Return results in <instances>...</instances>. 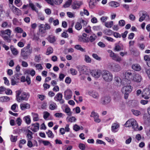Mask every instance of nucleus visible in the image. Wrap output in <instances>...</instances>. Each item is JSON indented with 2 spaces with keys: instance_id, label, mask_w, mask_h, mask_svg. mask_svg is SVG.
<instances>
[{
  "instance_id": "nucleus-1",
  "label": "nucleus",
  "mask_w": 150,
  "mask_h": 150,
  "mask_svg": "<svg viewBox=\"0 0 150 150\" xmlns=\"http://www.w3.org/2000/svg\"><path fill=\"white\" fill-rule=\"evenodd\" d=\"M16 93V99L18 102H21L23 101H27L30 96L29 93L22 92L20 90L17 91Z\"/></svg>"
},
{
  "instance_id": "nucleus-2",
  "label": "nucleus",
  "mask_w": 150,
  "mask_h": 150,
  "mask_svg": "<svg viewBox=\"0 0 150 150\" xmlns=\"http://www.w3.org/2000/svg\"><path fill=\"white\" fill-rule=\"evenodd\" d=\"M125 126L127 127H132L133 129L135 131L141 130L142 129V126H140L139 128L137 122L134 119H131L127 120L125 123Z\"/></svg>"
},
{
  "instance_id": "nucleus-3",
  "label": "nucleus",
  "mask_w": 150,
  "mask_h": 150,
  "mask_svg": "<svg viewBox=\"0 0 150 150\" xmlns=\"http://www.w3.org/2000/svg\"><path fill=\"white\" fill-rule=\"evenodd\" d=\"M30 45L27 44V46L21 50V56L23 59L26 60L28 58L29 55L32 52V48H30Z\"/></svg>"
},
{
  "instance_id": "nucleus-4",
  "label": "nucleus",
  "mask_w": 150,
  "mask_h": 150,
  "mask_svg": "<svg viewBox=\"0 0 150 150\" xmlns=\"http://www.w3.org/2000/svg\"><path fill=\"white\" fill-rule=\"evenodd\" d=\"M11 31L10 29L0 30V36L4 40L7 42H11L10 38L11 34Z\"/></svg>"
},
{
  "instance_id": "nucleus-5",
  "label": "nucleus",
  "mask_w": 150,
  "mask_h": 150,
  "mask_svg": "<svg viewBox=\"0 0 150 150\" xmlns=\"http://www.w3.org/2000/svg\"><path fill=\"white\" fill-rule=\"evenodd\" d=\"M102 76L103 79L106 81H110L112 79V74L108 71L103 70L102 71Z\"/></svg>"
},
{
  "instance_id": "nucleus-6",
  "label": "nucleus",
  "mask_w": 150,
  "mask_h": 150,
  "mask_svg": "<svg viewBox=\"0 0 150 150\" xmlns=\"http://www.w3.org/2000/svg\"><path fill=\"white\" fill-rule=\"evenodd\" d=\"M132 87L130 85H127L125 86L122 89V92L125 94L124 98L125 99H127L129 93L132 91Z\"/></svg>"
},
{
  "instance_id": "nucleus-7",
  "label": "nucleus",
  "mask_w": 150,
  "mask_h": 150,
  "mask_svg": "<svg viewBox=\"0 0 150 150\" xmlns=\"http://www.w3.org/2000/svg\"><path fill=\"white\" fill-rule=\"evenodd\" d=\"M108 67L112 71L117 72L121 70V68L118 64L113 63H110L108 65Z\"/></svg>"
},
{
  "instance_id": "nucleus-8",
  "label": "nucleus",
  "mask_w": 150,
  "mask_h": 150,
  "mask_svg": "<svg viewBox=\"0 0 150 150\" xmlns=\"http://www.w3.org/2000/svg\"><path fill=\"white\" fill-rule=\"evenodd\" d=\"M91 74L94 78H98L102 74V72L100 70H93L91 71Z\"/></svg>"
},
{
  "instance_id": "nucleus-9",
  "label": "nucleus",
  "mask_w": 150,
  "mask_h": 150,
  "mask_svg": "<svg viewBox=\"0 0 150 150\" xmlns=\"http://www.w3.org/2000/svg\"><path fill=\"white\" fill-rule=\"evenodd\" d=\"M62 95L61 93H58L54 97V99L56 101H59L60 103L63 104L64 102V100L62 99Z\"/></svg>"
},
{
  "instance_id": "nucleus-10",
  "label": "nucleus",
  "mask_w": 150,
  "mask_h": 150,
  "mask_svg": "<svg viewBox=\"0 0 150 150\" xmlns=\"http://www.w3.org/2000/svg\"><path fill=\"white\" fill-rule=\"evenodd\" d=\"M142 96L145 99H148L150 97V90L146 88L142 93Z\"/></svg>"
},
{
  "instance_id": "nucleus-11",
  "label": "nucleus",
  "mask_w": 150,
  "mask_h": 150,
  "mask_svg": "<svg viewBox=\"0 0 150 150\" xmlns=\"http://www.w3.org/2000/svg\"><path fill=\"white\" fill-rule=\"evenodd\" d=\"M111 100V98L109 96L103 97L101 98V103L103 105H106L110 102Z\"/></svg>"
},
{
  "instance_id": "nucleus-12",
  "label": "nucleus",
  "mask_w": 150,
  "mask_h": 150,
  "mask_svg": "<svg viewBox=\"0 0 150 150\" xmlns=\"http://www.w3.org/2000/svg\"><path fill=\"white\" fill-rule=\"evenodd\" d=\"M72 92L70 89H67L64 92V97L66 100H68L71 98Z\"/></svg>"
},
{
  "instance_id": "nucleus-13",
  "label": "nucleus",
  "mask_w": 150,
  "mask_h": 150,
  "mask_svg": "<svg viewBox=\"0 0 150 150\" xmlns=\"http://www.w3.org/2000/svg\"><path fill=\"white\" fill-rule=\"evenodd\" d=\"M142 79L141 76L138 74H134L133 77L132 81L137 83L140 82Z\"/></svg>"
},
{
  "instance_id": "nucleus-14",
  "label": "nucleus",
  "mask_w": 150,
  "mask_h": 150,
  "mask_svg": "<svg viewBox=\"0 0 150 150\" xmlns=\"http://www.w3.org/2000/svg\"><path fill=\"white\" fill-rule=\"evenodd\" d=\"M76 68L78 69L80 75L86 73V69L84 66H76Z\"/></svg>"
},
{
  "instance_id": "nucleus-15",
  "label": "nucleus",
  "mask_w": 150,
  "mask_h": 150,
  "mask_svg": "<svg viewBox=\"0 0 150 150\" xmlns=\"http://www.w3.org/2000/svg\"><path fill=\"white\" fill-rule=\"evenodd\" d=\"M82 2L79 1H77L74 2L72 4V6L73 9H78L80 6L82 4Z\"/></svg>"
},
{
  "instance_id": "nucleus-16",
  "label": "nucleus",
  "mask_w": 150,
  "mask_h": 150,
  "mask_svg": "<svg viewBox=\"0 0 150 150\" xmlns=\"http://www.w3.org/2000/svg\"><path fill=\"white\" fill-rule=\"evenodd\" d=\"M20 106L21 109L22 110L30 108V105L27 103H22L21 104Z\"/></svg>"
},
{
  "instance_id": "nucleus-17",
  "label": "nucleus",
  "mask_w": 150,
  "mask_h": 150,
  "mask_svg": "<svg viewBox=\"0 0 150 150\" xmlns=\"http://www.w3.org/2000/svg\"><path fill=\"white\" fill-rule=\"evenodd\" d=\"M89 95L95 99H98L99 96L98 93L94 91H90L88 92Z\"/></svg>"
},
{
  "instance_id": "nucleus-18",
  "label": "nucleus",
  "mask_w": 150,
  "mask_h": 150,
  "mask_svg": "<svg viewBox=\"0 0 150 150\" xmlns=\"http://www.w3.org/2000/svg\"><path fill=\"white\" fill-rule=\"evenodd\" d=\"M39 124L37 123L35 124H32V126L30 128V129L34 132H36L39 129Z\"/></svg>"
},
{
  "instance_id": "nucleus-19",
  "label": "nucleus",
  "mask_w": 150,
  "mask_h": 150,
  "mask_svg": "<svg viewBox=\"0 0 150 150\" xmlns=\"http://www.w3.org/2000/svg\"><path fill=\"white\" fill-rule=\"evenodd\" d=\"M125 76L126 79L129 80H132L134 74H132L131 72L127 71L125 72Z\"/></svg>"
},
{
  "instance_id": "nucleus-20",
  "label": "nucleus",
  "mask_w": 150,
  "mask_h": 150,
  "mask_svg": "<svg viewBox=\"0 0 150 150\" xmlns=\"http://www.w3.org/2000/svg\"><path fill=\"white\" fill-rule=\"evenodd\" d=\"M10 8L11 9L12 11L16 14H18L20 13L21 10L18 8H16L13 6H9Z\"/></svg>"
},
{
  "instance_id": "nucleus-21",
  "label": "nucleus",
  "mask_w": 150,
  "mask_h": 150,
  "mask_svg": "<svg viewBox=\"0 0 150 150\" xmlns=\"http://www.w3.org/2000/svg\"><path fill=\"white\" fill-rule=\"evenodd\" d=\"M10 49L12 54L14 55H16L18 53V52L16 48H15L13 45H11L10 47Z\"/></svg>"
},
{
  "instance_id": "nucleus-22",
  "label": "nucleus",
  "mask_w": 150,
  "mask_h": 150,
  "mask_svg": "<svg viewBox=\"0 0 150 150\" xmlns=\"http://www.w3.org/2000/svg\"><path fill=\"white\" fill-rule=\"evenodd\" d=\"M29 6L30 7L33 11H34L37 13L38 12V10L37 9L35 5L30 1H29Z\"/></svg>"
},
{
  "instance_id": "nucleus-23",
  "label": "nucleus",
  "mask_w": 150,
  "mask_h": 150,
  "mask_svg": "<svg viewBox=\"0 0 150 150\" xmlns=\"http://www.w3.org/2000/svg\"><path fill=\"white\" fill-rule=\"evenodd\" d=\"M132 68L133 70L137 71H139L141 69V66L138 64H135L133 65L132 66Z\"/></svg>"
},
{
  "instance_id": "nucleus-24",
  "label": "nucleus",
  "mask_w": 150,
  "mask_h": 150,
  "mask_svg": "<svg viewBox=\"0 0 150 150\" xmlns=\"http://www.w3.org/2000/svg\"><path fill=\"white\" fill-rule=\"evenodd\" d=\"M49 42L50 43H53L55 41V37L52 35H50L47 38Z\"/></svg>"
},
{
  "instance_id": "nucleus-25",
  "label": "nucleus",
  "mask_w": 150,
  "mask_h": 150,
  "mask_svg": "<svg viewBox=\"0 0 150 150\" xmlns=\"http://www.w3.org/2000/svg\"><path fill=\"white\" fill-rule=\"evenodd\" d=\"M63 111L67 114V115L69 116L71 115L72 112L71 111L70 108L69 107H67L65 108Z\"/></svg>"
},
{
  "instance_id": "nucleus-26",
  "label": "nucleus",
  "mask_w": 150,
  "mask_h": 150,
  "mask_svg": "<svg viewBox=\"0 0 150 150\" xmlns=\"http://www.w3.org/2000/svg\"><path fill=\"white\" fill-rule=\"evenodd\" d=\"M113 25V21H110L109 22H105L104 23L105 26L107 28H111Z\"/></svg>"
},
{
  "instance_id": "nucleus-27",
  "label": "nucleus",
  "mask_w": 150,
  "mask_h": 150,
  "mask_svg": "<svg viewBox=\"0 0 150 150\" xmlns=\"http://www.w3.org/2000/svg\"><path fill=\"white\" fill-rule=\"evenodd\" d=\"M44 25L43 24H40L38 26L39 32L41 34L45 33V30H44Z\"/></svg>"
},
{
  "instance_id": "nucleus-28",
  "label": "nucleus",
  "mask_w": 150,
  "mask_h": 150,
  "mask_svg": "<svg viewBox=\"0 0 150 150\" xmlns=\"http://www.w3.org/2000/svg\"><path fill=\"white\" fill-rule=\"evenodd\" d=\"M96 1L95 0H91L89 2V6L91 8L94 7L96 4Z\"/></svg>"
},
{
  "instance_id": "nucleus-29",
  "label": "nucleus",
  "mask_w": 150,
  "mask_h": 150,
  "mask_svg": "<svg viewBox=\"0 0 150 150\" xmlns=\"http://www.w3.org/2000/svg\"><path fill=\"white\" fill-rule=\"evenodd\" d=\"M74 48L77 50H79L82 52H86L85 49L83 48L82 47L81 45H75L74 46Z\"/></svg>"
},
{
  "instance_id": "nucleus-30",
  "label": "nucleus",
  "mask_w": 150,
  "mask_h": 150,
  "mask_svg": "<svg viewBox=\"0 0 150 150\" xmlns=\"http://www.w3.org/2000/svg\"><path fill=\"white\" fill-rule=\"evenodd\" d=\"M110 5L113 7H116L119 6V3L115 1H112L110 3Z\"/></svg>"
},
{
  "instance_id": "nucleus-31",
  "label": "nucleus",
  "mask_w": 150,
  "mask_h": 150,
  "mask_svg": "<svg viewBox=\"0 0 150 150\" xmlns=\"http://www.w3.org/2000/svg\"><path fill=\"white\" fill-rule=\"evenodd\" d=\"M114 79L115 84L117 86L121 84V80L120 77H115Z\"/></svg>"
},
{
  "instance_id": "nucleus-32",
  "label": "nucleus",
  "mask_w": 150,
  "mask_h": 150,
  "mask_svg": "<svg viewBox=\"0 0 150 150\" xmlns=\"http://www.w3.org/2000/svg\"><path fill=\"white\" fill-rule=\"evenodd\" d=\"M10 98L8 96H2L0 97V102H3L9 100Z\"/></svg>"
},
{
  "instance_id": "nucleus-33",
  "label": "nucleus",
  "mask_w": 150,
  "mask_h": 150,
  "mask_svg": "<svg viewBox=\"0 0 150 150\" xmlns=\"http://www.w3.org/2000/svg\"><path fill=\"white\" fill-rule=\"evenodd\" d=\"M97 38L96 35L94 34H93L89 38V40L91 42H93Z\"/></svg>"
},
{
  "instance_id": "nucleus-34",
  "label": "nucleus",
  "mask_w": 150,
  "mask_h": 150,
  "mask_svg": "<svg viewBox=\"0 0 150 150\" xmlns=\"http://www.w3.org/2000/svg\"><path fill=\"white\" fill-rule=\"evenodd\" d=\"M103 33L106 35H112L113 32L111 30L108 29L104 30Z\"/></svg>"
},
{
  "instance_id": "nucleus-35",
  "label": "nucleus",
  "mask_w": 150,
  "mask_h": 150,
  "mask_svg": "<svg viewBox=\"0 0 150 150\" xmlns=\"http://www.w3.org/2000/svg\"><path fill=\"white\" fill-rule=\"evenodd\" d=\"M57 106L56 104L54 102L50 104V109L51 110H54L57 108Z\"/></svg>"
},
{
  "instance_id": "nucleus-36",
  "label": "nucleus",
  "mask_w": 150,
  "mask_h": 150,
  "mask_svg": "<svg viewBox=\"0 0 150 150\" xmlns=\"http://www.w3.org/2000/svg\"><path fill=\"white\" fill-rule=\"evenodd\" d=\"M26 72L28 74H29L32 76H34L35 73V71L33 69L31 70L30 69L27 70L26 71Z\"/></svg>"
},
{
  "instance_id": "nucleus-37",
  "label": "nucleus",
  "mask_w": 150,
  "mask_h": 150,
  "mask_svg": "<svg viewBox=\"0 0 150 150\" xmlns=\"http://www.w3.org/2000/svg\"><path fill=\"white\" fill-rule=\"evenodd\" d=\"M112 59L117 62H120L122 61V59L118 55L116 54L114 56V58H113Z\"/></svg>"
},
{
  "instance_id": "nucleus-38",
  "label": "nucleus",
  "mask_w": 150,
  "mask_h": 150,
  "mask_svg": "<svg viewBox=\"0 0 150 150\" xmlns=\"http://www.w3.org/2000/svg\"><path fill=\"white\" fill-rule=\"evenodd\" d=\"M75 27L76 29L78 30H80L82 28V25L80 23L77 22L76 23L75 25Z\"/></svg>"
},
{
  "instance_id": "nucleus-39",
  "label": "nucleus",
  "mask_w": 150,
  "mask_h": 150,
  "mask_svg": "<svg viewBox=\"0 0 150 150\" xmlns=\"http://www.w3.org/2000/svg\"><path fill=\"white\" fill-rule=\"evenodd\" d=\"M147 17L148 18H149V16H148L146 14H144L143 13L142 15L141 16V17L139 18V21L140 22H142L145 19V18Z\"/></svg>"
},
{
  "instance_id": "nucleus-40",
  "label": "nucleus",
  "mask_w": 150,
  "mask_h": 150,
  "mask_svg": "<svg viewBox=\"0 0 150 150\" xmlns=\"http://www.w3.org/2000/svg\"><path fill=\"white\" fill-rule=\"evenodd\" d=\"M119 127L118 124L114 123L112 124V130L113 132H115V130L117 129Z\"/></svg>"
},
{
  "instance_id": "nucleus-41",
  "label": "nucleus",
  "mask_w": 150,
  "mask_h": 150,
  "mask_svg": "<svg viewBox=\"0 0 150 150\" xmlns=\"http://www.w3.org/2000/svg\"><path fill=\"white\" fill-rule=\"evenodd\" d=\"M32 114L33 118V120L34 121H37L38 120V114L34 113H32Z\"/></svg>"
},
{
  "instance_id": "nucleus-42",
  "label": "nucleus",
  "mask_w": 150,
  "mask_h": 150,
  "mask_svg": "<svg viewBox=\"0 0 150 150\" xmlns=\"http://www.w3.org/2000/svg\"><path fill=\"white\" fill-rule=\"evenodd\" d=\"M67 120H68L69 122H75L76 120V119L74 117H67L66 118Z\"/></svg>"
},
{
  "instance_id": "nucleus-43",
  "label": "nucleus",
  "mask_w": 150,
  "mask_h": 150,
  "mask_svg": "<svg viewBox=\"0 0 150 150\" xmlns=\"http://www.w3.org/2000/svg\"><path fill=\"white\" fill-rule=\"evenodd\" d=\"M53 49L51 47H48L47 50L46 54L47 55H49L53 52Z\"/></svg>"
},
{
  "instance_id": "nucleus-44",
  "label": "nucleus",
  "mask_w": 150,
  "mask_h": 150,
  "mask_svg": "<svg viewBox=\"0 0 150 150\" xmlns=\"http://www.w3.org/2000/svg\"><path fill=\"white\" fill-rule=\"evenodd\" d=\"M21 76V74H15L12 77L14 79L18 81L20 77Z\"/></svg>"
},
{
  "instance_id": "nucleus-45",
  "label": "nucleus",
  "mask_w": 150,
  "mask_h": 150,
  "mask_svg": "<svg viewBox=\"0 0 150 150\" xmlns=\"http://www.w3.org/2000/svg\"><path fill=\"white\" fill-rule=\"evenodd\" d=\"M70 71L71 74L73 75H75L77 74V71L75 69L71 68Z\"/></svg>"
},
{
  "instance_id": "nucleus-46",
  "label": "nucleus",
  "mask_w": 150,
  "mask_h": 150,
  "mask_svg": "<svg viewBox=\"0 0 150 150\" xmlns=\"http://www.w3.org/2000/svg\"><path fill=\"white\" fill-rule=\"evenodd\" d=\"M15 31L18 33H21L23 32V29L19 27H17L15 28Z\"/></svg>"
},
{
  "instance_id": "nucleus-47",
  "label": "nucleus",
  "mask_w": 150,
  "mask_h": 150,
  "mask_svg": "<svg viewBox=\"0 0 150 150\" xmlns=\"http://www.w3.org/2000/svg\"><path fill=\"white\" fill-rule=\"evenodd\" d=\"M41 57L40 54L36 55L35 56V61L36 62H39L41 60Z\"/></svg>"
},
{
  "instance_id": "nucleus-48",
  "label": "nucleus",
  "mask_w": 150,
  "mask_h": 150,
  "mask_svg": "<svg viewBox=\"0 0 150 150\" xmlns=\"http://www.w3.org/2000/svg\"><path fill=\"white\" fill-rule=\"evenodd\" d=\"M132 111L133 114L136 116H138L141 114V112L138 110H136L134 109H132Z\"/></svg>"
},
{
  "instance_id": "nucleus-49",
  "label": "nucleus",
  "mask_w": 150,
  "mask_h": 150,
  "mask_svg": "<svg viewBox=\"0 0 150 150\" xmlns=\"http://www.w3.org/2000/svg\"><path fill=\"white\" fill-rule=\"evenodd\" d=\"M24 118L25 122L28 124H29L30 123L31 120L28 116L24 117Z\"/></svg>"
},
{
  "instance_id": "nucleus-50",
  "label": "nucleus",
  "mask_w": 150,
  "mask_h": 150,
  "mask_svg": "<svg viewBox=\"0 0 150 150\" xmlns=\"http://www.w3.org/2000/svg\"><path fill=\"white\" fill-rule=\"evenodd\" d=\"M85 60L86 62L88 63H91V61L90 57L88 55H86L85 56Z\"/></svg>"
},
{
  "instance_id": "nucleus-51",
  "label": "nucleus",
  "mask_w": 150,
  "mask_h": 150,
  "mask_svg": "<svg viewBox=\"0 0 150 150\" xmlns=\"http://www.w3.org/2000/svg\"><path fill=\"white\" fill-rule=\"evenodd\" d=\"M46 134L49 138H52L54 137V135H53L52 132L50 130H49L48 132H47Z\"/></svg>"
},
{
  "instance_id": "nucleus-52",
  "label": "nucleus",
  "mask_w": 150,
  "mask_h": 150,
  "mask_svg": "<svg viewBox=\"0 0 150 150\" xmlns=\"http://www.w3.org/2000/svg\"><path fill=\"white\" fill-rule=\"evenodd\" d=\"M44 30H45V33L46 30H50L51 28L50 25L48 23H46L44 25Z\"/></svg>"
},
{
  "instance_id": "nucleus-53",
  "label": "nucleus",
  "mask_w": 150,
  "mask_h": 150,
  "mask_svg": "<svg viewBox=\"0 0 150 150\" xmlns=\"http://www.w3.org/2000/svg\"><path fill=\"white\" fill-rule=\"evenodd\" d=\"M119 25L121 27L123 26L125 24V21L123 20H120L119 21Z\"/></svg>"
},
{
  "instance_id": "nucleus-54",
  "label": "nucleus",
  "mask_w": 150,
  "mask_h": 150,
  "mask_svg": "<svg viewBox=\"0 0 150 150\" xmlns=\"http://www.w3.org/2000/svg\"><path fill=\"white\" fill-rule=\"evenodd\" d=\"M96 144H103L104 145H106V143H105V142H103V141L101 140L98 139H97L96 140Z\"/></svg>"
},
{
  "instance_id": "nucleus-55",
  "label": "nucleus",
  "mask_w": 150,
  "mask_h": 150,
  "mask_svg": "<svg viewBox=\"0 0 150 150\" xmlns=\"http://www.w3.org/2000/svg\"><path fill=\"white\" fill-rule=\"evenodd\" d=\"M52 2L56 4H61L63 0H52Z\"/></svg>"
},
{
  "instance_id": "nucleus-56",
  "label": "nucleus",
  "mask_w": 150,
  "mask_h": 150,
  "mask_svg": "<svg viewBox=\"0 0 150 150\" xmlns=\"http://www.w3.org/2000/svg\"><path fill=\"white\" fill-rule=\"evenodd\" d=\"M17 136H13L11 135V142H16L17 139Z\"/></svg>"
},
{
  "instance_id": "nucleus-57",
  "label": "nucleus",
  "mask_w": 150,
  "mask_h": 150,
  "mask_svg": "<svg viewBox=\"0 0 150 150\" xmlns=\"http://www.w3.org/2000/svg\"><path fill=\"white\" fill-rule=\"evenodd\" d=\"M128 33V32L127 31H126L123 33H122L121 35L124 40H125V39L126 38Z\"/></svg>"
},
{
  "instance_id": "nucleus-58",
  "label": "nucleus",
  "mask_w": 150,
  "mask_h": 150,
  "mask_svg": "<svg viewBox=\"0 0 150 150\" xmlns=\"http://www.w3.org/2000/svg\"><path fill=\"white\" fill-rule=\"evenodd\" d=\"M98 115L97 113L94 111H92L91 113L90 116L91 117H93L94 118L96 117V116H97Z\"/></svg>"
},
{
  "instance_id": "nucleus-59",
  "label": "nucleus",
  "mask_w": 150,
  "mask_h": 150,
  "mask_svg": "<svg viewBox=\"0 0 150 150\" xmlns=\"http://www.w3.org/2000/svg\"><path fill=\"white\" fill-rule=\"evenodd\" d=\"M79 147V148L82 150H84L85 149V146L84 144L82 143H80Z\"/></svg>"
},
{
  "instance_id": "nucleus-60",
  "label": "nucleus",
  "mask_w": 150,
  "mask_h": 150,
  "mask_svg": "<svg viewBox=\"0 0 150 150\" xmlns=\"http://www.w3.org/2000/svg\"><path fill=\"white\" fill-rule=\"evenodd\" d=\"M108 17L106 16H103L101 17L100 20L102 22H105L107 20Z\"/></svg>"
},
{
  "instance_id": "nucleus-61",
  "label": "nucleus",
  "mask_w": 150,
  "mask_h": 150,
  "mask_svg": "<svg viewBox=\"0 0 150 150\" xmlns=\"http://www.w3.org/2000/svg\"><path fill=\"white\" fill-rule=\"evenodd\" d=\"M113 35L116 38H120L121 37V35L118 33L114 32Z\"/></svg>"
},
{
  "instance_id": "nucleus-62",
  "label": "nucleus",
  "mask_w": 150,
  "mask_h": 150,
  "mask_svg": "<svg viewBox=\"0 0 150 150\" xmlns=\"http://www.w3.org/2000/svg\"><path fill=\"white\" fill-rule=\"evenodd\" d=\"M93 57L98 60H100L101 58L98 57V56L96 54H92Z\"/></svg>"
},
{
  "instance_id": "nucleus-63",
  "label": "nucleus",
  "mask_w": 150,
  "mask_h": 150,
  "mask_svg": "<svg viewBox=\"0 0 150 150\" xmlns=\"http://www.w3.org/2000/svg\"><path fill=\"white\" fill-rule=\"evenodd\" d=\"M11 83L12 85H14L16 84V83L18 82V81L14 79L13 77L11 78Z\"/></svg>"
},
{
  "instance_id": "nucleus-64",
  "label": "nucleus",
  "mask_w": 150,
  "mask_h": 150,
  "mask_svg": "<svg viewBox=\"0 0 150 150\" xmlns=\"http://www.w3.org/2000/svg\"><path fill=\"white\" fill-rule=\"evenodd\" d=\"M50 115V113L47 112H44L43 115L44 118L45 119H46L47 117H49Z\"/></svg>"
}]
</instances>
